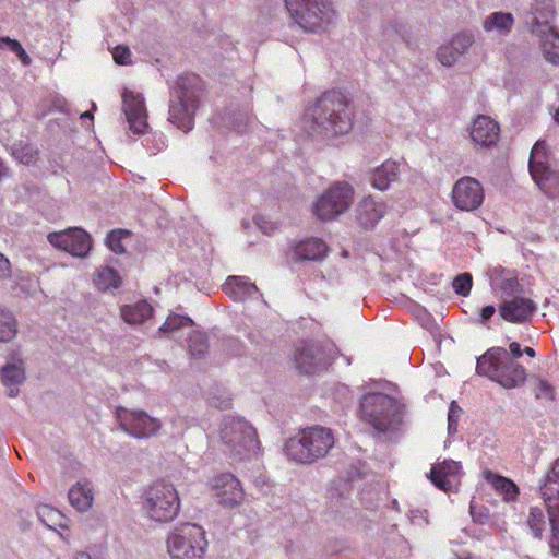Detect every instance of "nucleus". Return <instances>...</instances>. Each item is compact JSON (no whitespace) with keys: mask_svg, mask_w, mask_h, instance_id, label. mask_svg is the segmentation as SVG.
Segmentation results:
<instances>
[{"mask_svg":"<svg viewBox=\"0 0 559 559\" xmlns=\"http://www.w3.org/2000/svg\"><path fill=\"white\" fill-rule=\"evenodd\" d=\"M527 526L533 535L537 539L543 538V532L545 530V515L542 509L538 507L530 508L528 516L526 520Z\"/></svg>","mask_w":559,"mask_h":559,"instance_id":"58836bf2","label":"nucleus"},{"mask_svg":"<svg viewBox=\"0 0 559 559\" xmlns=\"http://www.w3.org/2000/svg\"><path fill=\"white\" fill-rule=\"evenodd\" d=\"M485 479L492 485V487L503 496L506 501H513L518 498L520 490L514 481L511 479L495 474L491 471L484 473Z\"/></svg>","mask_w":559,"mask_h":559,"instance_id":"473e14b6","label":"nucleus"},{"mask_svg":"<svg viewBox=\"0 0 559 559\" xmlns=\"http://www.w3.org/2000/svg\"><path fill=\"white\" fill-rule=\"evenodd\" d=\"M209 348L207 337L204 333L193 332L189 337V352L191 356L201 358Z\"/></svg>","mask_w":559,"mask_h":559,"instance_id":"a19ab883","label":"nucleus"},{"mask_svg":"<svg viewBox=\"0 0 559 559\" xmlns=\"http://www.w3.org/2000/svg\"><path fill=\"white\" fill-rule=\"evenodd\" d=\"M353 187L345 181H336L318 199L314 214L322 221H331L345 213L352 205Z\"/></svg>","mask_w":559,"mask_h":559,"instance_id":"9d476101","label":"nucleus"},{"mask_svg":"<svg viewBox=\"0 0 559 559\" xmlns=\"http://www.w3.org/2000/svg\"><path fill=\"white\" fill-rule=\"evenodd\" d=\"M512 355V358H520L523 355V349L518 342H512L509 345V352Z\"/></svg>","mask_w":559,"mask_h":559,"instance_id":"4d7b16f0","label":"nucleus"},{"mask_svg":"<svg viewBox=\"0 0 559 559\" xmlns=\"http://www.w3.org/2000/svg\"><path fill=\"white\" fill-rule=\"evenodd\" d=\"M462 408L455 401H452L449 407L448 421H457L461 416Z\"/></svg>","mask_w":559,"mask_h":559,"instance_id":"6e6d98bb","label":"nucleus"},{"mask_svg":"<svg viewBox=\"0 0 559 559\" xmlns=\"http://www.w3.org/2000/svg\"><path fill=\"white\" fill-rule=\"evenodd\" d=\"M207 401L211 406L219 409H226L231 406L230 399L227 395L217 396L211 393Z\"/></svg>","mask_w":559,"mask_h":559,"instance_id":"3c124183","label":"nucleus"},{"mask_svg":"<svg viewBox=\"0 0 559 559\" xmlns=\"http://www.w3.org/2000/svg\"><path fill=\"white\" fill-rule=\"evenodd\" d=\"M476 372L499 383L504 389L522 386L526 381V369L515 361L503 347H491L477 358Z\"/></svg>","mask_w":559,"mask_h":559,"instance_id":"f03ea898","label":"nucleus"},{"mask_svg":"<svg viewBox=\"0 0 559 559\" xmlns=\"http://www.w3.org/2000/svg\"><path fill=\"white\" fill-rule=\"evenodd\" d=\"M1 381L7 388L9 397L19 395V386L25 381V371L23 362L20 359L12 358L1 368Z\"/></svg>","mask_w":559,"mask_h":559,"instance_id":"cd10ccee","label":"nucleus"},{"mask_svg":"<svg viewBox=\"0 0 559 559\" xmlns=\"http://www.w3.org/2000/svg\"><path fill=\"white\" fill-rule=\"evenodd\" d=\"M213 490L218 503L227 508L239 504L243 497L239 480L230 473L216 476L213 479Z\"/></svg>","mask_w":559,"mask_h":559,"instance_id":"a211bd4d","label":"nucleus"},{"mask_svg":"<svg viewBox=\"0 0 559 559\" xmlns=\"http://www.w3.org/2000/svg\"><path fill=\"white\" fill-rule=\"evenodd\" d=\"M540 38V48L545 59L554 64L559 63V35L550 27L549 31L535 34Z\"/></svg>","mask_w":559,"mask_h":559,"instance_id":"72a5a7b5","label":"nucleus"},{"mask_svg":"<svg viewBox=\"0 0 559 559\" xmlns=\"http://www.w3.org/2000/svg\"><path fill=\"white\" fill-rule=\"evenodd\" d=\"M0 48H8L10 51L17 55V51L22 48V45L16 39L10 37H0Z\"/></svg>","mask_w":559,"mask_h":559,"instance_id":"603ef678","label":"nucleus"},{"mask_svg":"<svg viewBox=\"0 0 559 559\" xmlns=\"http://www.w3.org/2000/svg\"><path fill=\"white\" fill-rule=\"evenodd\" d=\"M400 174V165L392 159H386L373 170L371 185L376 189L384 191L399 179Z\"/></svg>","mask_w":559,"mask_h":559,"instance_id":"c85d7f7f","label":"nucleus"},{"mask_svg":"<svg viewBox=\"0 0 559 559\" xmlns=\"http://www.w3.org/2000/svg\"><path fill=\"white\" fill-rule=\"evenodd\" d=\"M496 312V307L493 305H488L486 307H484L481 310H480V314H479V323L480 324H486V322L495 314Z\"/></svg>","mask_w":559,"mask_h":559,"instance_id":"5fc2aeb1","label":"nucleus"},{"mask_svg":"<svg viewBox=\"0 0 559 559\" xmlns=\"http://www.w3.org/2000/svg\"><path fill=\"white\" fill-rule=\"evenodd\" d=\"M536 399H546L548 401H552L555 399V392L552 385L546 381V380H539L536 392H535Z\"/></svg>","mask_w":559,"mask_h":559,"instance_id":"de8ad7c7","label":"nucleus"},{"mask_svg":"<svg viewBox=\"0 0 559 559\" xmlns=\"http://www.w3.org/2000/svg\"><path fill=\"white\" fill-rule=\"evenodd\" d=\"M8 173V168L4 166L3 162L0 159V179L4 177Z\"/></svg>","mask_w":559,"mask_h":559,"instance_id":"0e129e2a","label":"nucleus"},{"mask_svg":"<svg viewBox=\"0 0 559 559\" xmlns=\"http://www.w3.org/2000/svg\"><path fill=\"white\" fill-rule=\"evenodd\" d=\"M129 235L128 231L123 230H111L106 237V243L108 248L115 253L121 254L126 252L122 246V238Z\"/></svg>","mask_w":559,"mask_h":559,"instance_id":"49530a36","label":"nucleus"},{"mask_svg":"<svg viewBox=\"0 0 559 559\" xmlns=\"http://www.w3.org/2000/svg\"><path fill=\"white\" fill-rule=\"evenodd\" d=\"M116 418L120 428L126 433L136 439L155 437L162 428V423L158 418L152 417L141 409H129L122 406L117 407Z\"/></svg>","mask_w":559,"mask_h":559,"instance_id":"f8f14e48","label":"nucleus"},{"mask_svg":"<svg viewBox=\"0 0 559 559\" xmlns=\"http://www.w3.org/2000/svg\"><path fill=\"white\" fill-rule=\"evenodd\" d=\"M554 119L559 123V108L556 110Z\"/></svg>","mask_w":559,"mask_h":559,"instance_id":"69168bd1","label":"nucleus"},{"mask_svg":"<svg viewBox=\"0 0 559 559\" xmlns=\"http://www.w3.org/2000/svg\"><path fill=\"white\" fill-rule=\"evenodd\" d=\"M11 275L10 261L0 253V280L8 278Z\"/></svg>","mask_w":559,"mask_h":559,"instance_id":"864d4df0","label":"nucleus"},{"mask_svg":"<svg viewBox=\"0 0 559 559\" xmlns=\"http://www.w3.org/2000/svg\"><path fill=\"white\" fill-rule=\"evenodd\" d=\"M293 21L305 32L324 31L334 20L330 0H285Z\"/></svg>","mask_w":559,"mask_h":559,"instance_id":"0eeeda50","label":"nucleus"},{"mask_svg":"<svg viewBox=\"0 0 559 559\" xmlns=\"http://www.w3.org/2000/svg\"><path fill=\"white\" fill-rule=\"evenodd\" d=\"M457 431V421H448L449 435H454Z\"/></svg>","mask_w":559,"mask_h":559,"instance_id":"bf43d9fd","label":"nucleus"},{"mask_svg":"<svg viewBox=\"0 0 559 559\" xmlns=\"http://www.w3.org/2000/svg\"><path fill=\"white\" fill-rule=\"evenodd\" d=\"M96 109V105L95 103H92V110H95Z\"/></svg>","mask_w":559,"mask_h":559,"instance_id":"774afa93","label":"nucleus"},{"mask_svg":"<svg viewBox=\"0 0 559 559\" xmlns=\"http://www.w3.org/2000/svg\"><path fill=\"white\" fill-rule=\"evenodd\" d=\"M549 523L551 527V537L549 548L552 556H559V512L549 514Z\"/></svg>","mask_w":559,"mask_h":559,"instance_id":"a18cd8bd","label":"nucleus"},{"mask_svg":"<svg viewBox=\"0 0 559 559\" xmlns=\"http://www.w3.org/2000/svg\"><path fill=\"white\" fill-rule=\"evenodd\" d=\"M472 285L473 277L467 272L456 275L452 282L454 292L463 297H467L471 294Z\"/></svg>","mask_w":559,"mask_h":559,"instance_id":"c03bdc74","label":"nucleus"},{"mask_svg":"<svg viewBox=\"0 0 559 559\" xmlns=\"http://www.w3.org/2000/svg\"><path fill=\"white\" fill-rule=\"evenodd\" d=\"M80 118H81L83 121H84V120H86V119H88V120L93 121L94 116H93V112H92V111H88V110H87V111H85V112L81 114Z\"/></svg>","mask_w":559,"mask_h":559,"instance_id":"052dcab7","label":"nucleus"},{"mask_svg":"<svg viewBox=\"0 0 559 559\" xmlns=\"http://www.w3.org/2000/svg\"><path fill=\"white\" fill-rule=\"evenodd\" d=\"M121 318L128 324H141L153 313V307L142 300L133 305H124L120 309Z\"/></svg>","mask_w":559,"mask_h":559,"instance_id":"2f4dec72","label":"nucleus"},{"mask_svg":"<svg viewBox=\"0 0 559 559\" xmlns=\"http://www.w3.org/2000/svg\"><path fill=\"white\" fill-rule=\"evenodd\" d=\"M94 283L98 289L105 292L118 288L121 285V277L115 269L105 266L98 270Z\"/></svg>","mask_w":559,"mask_h":559,"instance_id":"c9c22d12","label":"nucleus"},{"mask_svg":"<svg viewBox=\"0 0 559 559\" xmlns=\"http://www.w3.org/2000/svg\"><path fill=\"white\" fill-rule=\"evenodd\" d=\"M192 324L193 321L189 317L173 313L168 316L164 324L159 328V331L166 334Z\"/></svg>","mask_w":559,"mask_h":559,"instance_id":"79ce46f5","label":"nucleus"},{"mask_svg":"<svg viewBox=\"0 0 559 559\" xmlns=\"http://www.w3.org/2000/svg\"><path fill=\"white\" fill-rule=\"evenodd\" d=\"M296 368L306 374H313L326 369L329 360L322 348L314 343H302L295 352Z\"/></svg>","mask_w":559,"mask_h":559,"instance_id":"2eb2a0df","label":"nucleus"},{"mask_svg":"<svg viewBox=\"0 0 559 559\" xmlns=\"http://www.w3.org/2000/svg\"><path fill=\"white\" fill-rule=\"evenodd\" d=\"M144 508L156 522L171 521L179 512L180 500L174 485L156 481L145 491Z\"/></svg>","mask_w":559,"mask_h":559,"instance_id":"1a4fd4ad","label":"nucleus"},{"mask_svg":"<svg viewBox=\"0 0 559 559\" xmlns=\"http://www.w3.org/2000/svg\"><path fill=\"white\" fill-rule=\"evenodd\" d=\"M47 239L53 247L79 258L86 257L92 248L90 235L79 227L50 233Z\"/></svg>","mask_w":559,"mask_h":559,"instance_id":"ddd939ff","label":"nucleus"},{"mask_svg":"<svg viewBox=\"0 0 559 559\" xmlns=\"http://www.w3.org/2000/svg\"><path fill=\"white\" fill-rule=\"evenodd\" d=\"M257 225H259V227H260L261 229H263V231H264V233H266V228H265V227H263V226H261L259 221H257Z\"/></svg>","mask_w":559,"mask_h":559,"instance_id":"338daca9","label":"nucleus"},{"mask_svg":"<svg viewBox=\"0 0 559 559\" xmlns=\"http://www.w3.org/2000/svg\"><path fill=\"white\" fill-rule=\"evenodd\" d=\"M555 17V4L552 0H535L528 12L526 23L530 24L532 34L549 31Z\"/></svg>","mask_w":559,"mask_h":559,"instance_id":"aec40b11","label":"nucleus"},{"mask_svg":"<svg viewBox=\"0 0 559 559\" xmlns=\"http://www.w3.org/2000/svg\"><path fill=\"white\" fill-rule=\"evenodd\" d=\"M386 205L373 197H365L356 207V219L365 229H372L383 218Z\"/></svg>","mask_w":559,"mask_h":559,"instance_id":"412c9836","label":"nucleus"},{"mask_svg":"<svg viewBox=\"0 0 559 559\" xmlns=\"http://www.w3.org/2000/svg\"><path fill=\"white\" fill-rule=\"evenodd\" d=\"M490 286L493 290H500L502 298L515 295L520 290L518 277L509 270L496 266L488 272Z\"/></svg>","mask_w":559,"mask_h":559,"instance_id":"bb28decb","label":"nucleus"},{"mask_svg":"<svg viewBox=\"0 0 559 559\" xmlns=\"http://www.w3.org/2000/svg\"><path fill=\"white\" fill-rule=\"evenodd\" d=\"M11 155L21 164L31 165L37 159V150L29 143L21 140L12 144Z\"/></svg>","mask_w":559,"mask_h":559,"instance_id":"e433bc0d","label":"nucleus"},{"mask_svg":"<svg viewBox=\"0 0 559 559\" xmlns=\"http://www.w3.org/2000/svg\"><path fill=\"white\" fill-rule=\"evenodd\" d=\"M528 168L533 180L550 198L559 195V170L547 163L545 142L537 141L532 148Z\"/></svg>","mask_w":559,"mask_h":559,"instance_id":"9b49d317","label":"nucleus"},{"mask_svg":"<svg viewBox=\"0 0 559 559\" xmlns=\"http://www.w3.org/2000/svg\"><path fill=\"white\" fill-rule=\"evenodd\" d=\"M535 310L536 305L532 299L516 295L502 298L498 307L501 319L518 324L528 321Z\"/></svg>","mask_w":559,"mask_h":559,"instance_id":"dca6fc26","label":"nucleus"},{"mask_svg":"<svg viewBox=\"0 0 559 559\" xmlns=\"http://www.w3.org/2000/svg\"><path fill=\"white\" fill-rule=\"evenodd\" d=\"M473 43L474 37L472 34L460 33L453 37L448 45L441 46L438 49V60L443 66H452L462 55L467 51Z\"/></svg>","mask_w":559,"mask_h":559,"instance_id":"b1692460","label":"nucleus"},{"mask_svg":"<svg viewBox=\"0 0 559 559\" xmlns=\"http://www.w3.org/2000/svg\"><path fill=\"white\" fill-rule=\"evenodd\" d=\"M523 354H526L528 357L532 358L536 356V352L534 350V348L528 346L523 349Z\"/></svg>","mask_w":559,"mask_h":559,"instance_id":"680f3d73","label":"nucleus"},{"mask_svg":"<svg viewBox=\"0 0 559 559\" xmlns=\"http://www.w3.org/2000/svg\"><path fill=\"white\" fill-rule=\"evenodd\" d=\"M114 60L118 64L131 63V50L127 46H117L112 52Z\"/></svg>","mask_w":559,"mask_h":559,"instance_id":"8fccbe9b","label":"nucleus"},{"mask_svg":"<svg viewBox=\"0 0 559 559\" xmlns=\"http://www.w3.org/2000/svg\"><path fill=\"white\" fill-rule=\"evenodd\" d=\"M473 141L481 146H490L498 141L499 126L488 116H478L471 130Z\"/></svg>","mask_w":559,"mask_h":559,"instance_id":"a878e982","label":"nucleus"},{"mask_svg":"<svg viewBox=\"0 0 559 559\" xmlns=\"http://www.w3.org/2000/svg\"><path fill=\"white\" fill-rule=\"evenodd\" d=\"M514 16L510 12L496 11L487 15L483 21V28L487 33L507 36L513 28Z\"/></svg>","mask_w":559,"mask_h":559,"instance_id":"c756f323","label":"nucleus"},{"mask_svg":"<svg viewBox=\"0 0 559 559\" xmlns=\"http://www.w3.org/2000/svg\"><path fill=\"white\" fill-rule=\"evenodd\" d=\"M207 545L205 531L194 523L181 524L167 538L173 559H203Z\"/></svg>","mask_w":559,"mask_h":559,"instance_id":"6e6552de","label":"nucleus"},{"mask_svg":"<svg viewBox=\"0 0 559 559\" xmlns=\"http://www.w3.org/2000/svg\"><path fill=\"white\" fill-rule=\"evenodd\" d=\"M304 119L311 134L342 135L352 130L353 107L343 93L333 90L307 108Z\"/></svg>","mask_w":559,"mask_h":559,"instance_id":"f257e3e1","label":"nucleus"},{"mask_svg":"<svg viewBox=\"0 0 559 559\" xmlns=\"http://www.w3.org/2000/svg\"><path fill=\"white\" fill-rule=\"evenodd\" d=\"M250 123V115L247 109L231 111L228 116V124L238 133L245 132Z\"/></svg>","mask_w":559,"mask_h":559,"instance_id":"37998d69","label":"nucleus"},{"mask_svg":"<svg viewBox=\"0 0 559 559\" xmlns=\"http://www.w3.org/2000/svg\"><path fill=\"white\" fill-rule=\"evenodd\" d=\"M37 516L40 522L50 530L56 531L58 527H67L63 514L49 506L39 507L37 510Z\"/></svg>","mask_w":559,"mask_h":559,"instance_id":"f704fd0d","label":"nucleus"},{"mask_svg":"<svg viewBox=\"0 0 559 559\" xmlns=\"http://www.w3.org/2000/svg\"><path fill=\"white\" fill-rule=\"evenodd\" d=\"M469 513L473 520L479 524H484L489 520V512L484 507H478L473 500L469 504Z\"/></svg>","mask_w":559,"mask_h":559,"instance_id":"09e8293b","label":"nucleus"},{"mask_svg":"<svg viewBox=\"0 0 559 559\" xmlns=\"http://www.w3.org/2000/svg\"><path fill=\"white\" fill-rule=\"evenodd\" d=\"M221 440L233 460L242 461L258 453L260 442L250 423L240 417L226 416L221 425Z\"/></svg>","mask_w":559,"mask_h":559,"instance_id":"423d86ee","label":"nucleus"},{"mask_svg":"<svg viewBox=\"0 0 559 559\" xmlns=\"http://www.w3.org/2000/svg\"><path fill=\"white\" fill-rule=\"evenodd\" d=\"M16 333V321L13 314L0 306V342L11 341Z\"/></svg>","mask_w":559,"mask_h":559,"instance_id":"4c0bfd02","label":"nucleus"},{"mask_svg":"<svg viewBox=\"0 0 559 559\" xmlns=\"http://www.w3.org/2000/svg\"><path fill=\"white\" fill-rule=\"evenodd\" d=\"M406 26L400 20H389L382 29V35L386 41L395 43L404 40L406 36Z\"/></svg>","mask_w":559,"mask_h":559,"instance_id":"ea45409f","label":"nucleus"},{"mask_svg":"<svg viewBox=\"0 0 559 559\" xmlns=\"http://www.w3.org/2000/svg\"><path fill=\"white\" fill-rule=\"evenodd\" d=\"M403 404L379 392L364 394L359 401L360 418L378 432H393L403 419Z\"/></svg>","mask_w":559,"mask_h":559,"instance_id":"7ed1b4c3","label":"nucleus"},{"mask_svg":"<svg viewBox=\"0 0 559 559\" xmlns=\"http://www.w3.org/2000/svg\"><path fill=\"white\" fill-rule=\"evenodd\" d=\"M452 201L462 211H474L484 201V190L479 181L472 177H463L452 189Z\"/></svg>","mask_w":559,"mask_h":559,"instance_id":"4468645a","label":"nucleus"},{"mask_svg":"<svg viewBox=\"0 0 559 559\" xmlns=\"http://www.w3.org/2000/svg\"><path fill=\"white\" fill-rule=\"evenodd\" d=\"M329 251L328 245L318 237H310L298 241L293 247V259L297 262L323 260Z\"/></svg>","mask_w":559,"mask_h":559,"instance_id":"4be33fe9","label":"nucleus"},{"mask_svg":"<svg viewBox=\"0 0 559 559\" xmlns=\"http://www.w3.org/2000/svg\"><path fill=\"white\" fill-rule=\"evenodd\" d=\"M224 293L234 301L243 302L248 299H254L260 296V292L254 283L246 276L230 275L223 284Z\"/></svg>","mask_w":559,"mask_h":559,"instance_id":"5701e85b","label":"nucleus"},{"mask_svg":"<svg viewBox=\"0 0 559 559\" xmlns=\"http://www.w3.org/2000/svg\"><path fill=\"white\" fill-rule=\"evenodd\" d=\"M122 100V109L130 130L135 134H143L148 127L144 98L140 94H134L131 91H124Z\"/></svg>","mask_w":559,"mask_h":559,"instance_id":"f3484780","label":"nucleus"},{"mask_svg":"<svg viewBox=\"0 0 559 559\" xmlns=\"http://www.w3.org/2000/svg\"><path fill=\"white\" fill-rule=\"evenodd\" d=\"M16 56L24 66L31 64V62H32L31 57L26 53V51L23 47L17 51Z\"/></svg>","mask_w":559,"mask_h":559,"instance_id":"13d9d810","label":"nucleus"},{"mask_svg":"<svg viewBox=\"0 0 559 559\" xmlns=\"http://www.w3.org/2000/svg\"><path fill=\"white\" fill-rule=\"evenodd\" d=\"M540 493L547 507L548 514L559 512V459L548 472L544 484L540 486Z\"/></svg>","mask_w":559,"mask_h":559,"instance_id":"393cba45","label":"nucleus"},{"mask_svg":"<svg viewBox=\"0 0 559 559\" xmlns=\"http://www.w3.org/2000/svg\"><path fill=\"white\" fill-rule=\"evenodd\" d=\"M75 559H92V557L90 554L82 551L75 555Z\"/></svg>","mask_w":559,"mask_h":559,"instance_id":"e2e57ef3","label":"nucleus"},{"mask_svg":"<svg viewBox=\"0 0 559 559\" xmlns=\"http://www.w3.org/2000/svg\"><path fill=\"white\" fill-rule=\"evenodd\" d=\"M200 96L201 79L194 73L180 75L171 94L168 120L183 132L192 130Z\"/></svg>","mask_w":559,"mask_h":559,"instance_id":"20e7f679","label":"nucleus"},{"mask_svg":"<svg viewBox=\"0 0 559 559\" xmlns=\"http://www.w3.org/2000/svg\"><path fill=\"white\" fill-rule=\"evenodd\" d=\"M68 498L71 506L79 512H85L90 510L94 500L91 483L78 481L70 488Z\"/></svg>","mask_w":559,"mask_h":559,"instance_id":"7c9ffc66","label":"nucleus"},{"mask_svg":"<svg viewBox=\"0 0 559 559\" xmlns=\"http://www.w3.org/2000/svg\"><path fill=\"white\" fill-rule=\"evenodd\" d=\"M460 475V463L453 460H444L432 466L428 477L437 488L450 491L459 485Z\"/></svg>","mask_w":559,"mask_h":559,"instance_id":"6ab92c4d","label":"nucleus"},{"mask_svg":"<svg viewBox=\"0 0 559 559\" xmlns=\"http://www.w3.org/2000/svg\"><path fill=\"white\" fill-rule=\"evenodd\" d=\"M334 445V436L330 428L311 426L304 428L284 445L288 459L310 464L324 457Z\"/></svg>","mask_w":559,"mask_h":559,"instance_id":"39448f33","label":"nucleus"}]
</instances>
